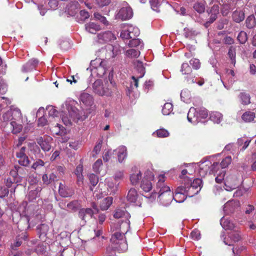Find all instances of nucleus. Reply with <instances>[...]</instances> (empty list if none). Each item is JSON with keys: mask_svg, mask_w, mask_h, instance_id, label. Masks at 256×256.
I'll return each mask as SVG.
<instances>
[{"mask_svg": "<svg viewBox=\"0 0 256 256\" xmlns=\"http://www.w3.org/2000/svg\"><path fill=\"white\" fill-rule=\"evenodd\" d=\"M220 154H218L215 156L206 157L200 161V164L198 170L200 176H206V175L225 176L226 169L232 162L231 156H226L222 160L220 164L218 162H214L212 164L210 160L212 157L218 156Z\"/></svg>", "mask_w": 256, "mask_h": 256, "instance_id": "nucleus-1", "label": "nucleus"}, {"mask_svg": "<svg viewBox=\"0 0 256 256\" xmlns=\"http://www.w3.org/2000/svg\"><path fill=\"white\" fill-rule=\"evenodd\" d=\"M156 190L151 194L144 196L150 200H154L156 197L162 204L167 206L174 200V193L171 192L170 188L164 182V177H156Z\"/></svg>", "mask_w": 256, "mask_h": 256, "instance_id": "nucleus-2", "label": "nucleus"}, {"mask_svg": "<svg viewBox=\"0 0 256 256\" xmlns=\"http://www.w3.org/2000/svg\"><path fill=\"white\" fill-rule=\"evenodd\" d=\"M200 162L197 164L198 165V168L196 171V164L194 163L192 164H184V165L180 166L176 168L172 169L166 172H164L163 174H160L158 176H164L166 174L170 175H179L180 172L182 176L188 175H194L196 174L200 176L198 174V170H200Z\"/></svg>", "mask_w": 256, "mask_h": 256, "instance_id": "nucleus-3", "label": "nucleus"}, {"mask_svg": "<svg viewBox=\"0 0 256 256\" xmlns=\"http://www.w3.org/2000/svg\"><path fill=\"white\" fill-rule=\"evenodd\" d=\"M182 183L183 186H182L187 190V194L190 197L198 194L202 186V181L200 178L184 177Z\"/></svg>", "mask_w": 256, "mask_h": 256, "instance_id": "nucleus-4", "label": "nucleus"}, {"mask_svg": "<svg viewBox=\"0 0 256 256\" xmlns=\"http://www.w3.org/2000/svg\"><path fill=\"white\" fill-rule=\"evenodd\" d=\"M90 69L92 74H96L98 76L102 77L106 72V60L102 58H96L92 60Z\"/></svg>", "mask_w": 256, "mask_h": 256, "instance_id": "nucleus-5", "label": "nucleus"}, {"mask_svg": "<svg viewBox=\"0 0 256 256\" xmlns=\"http://www.w3.org/2000/svg\"><path fill=\"white\" fill-rule=\"evenodd\" d=\"M110 240L115 245L114 248L118 251L124 252L128 250V244L124 232L114 233L112 236Z\"/></svg>", "mask_w": 256, "mask_h": 256, "instance_id": "nucleus-6", "label": "nucleus"}, {"mask_svg": "<svg viewBox=\"0 0 256 256\" xmlns=\"http://www.w3.org/2000/svg\"><path fill=\"white\" fill-rule=\"evenodd\" d=\"M92 90L94 92L100 96H110L112 91L106 86L104 85L101 80H95L92 84Z\"/></svg>", "mask_w": 256, "mask_h": 256, "instance_id": "nucleus-7", "label": "nucleus"}, {"mask_svg": "<svg viewBox=\"0 0 256 256\" xmlns=\"http://www.w3.org/2000/svg\"><path fill=\"white\" fill-rule=\"evenodd\" d=\"M114 216L115 218H121L124 217L126 218V221L125 222H122V225L120 226V228H122V226H126L127 228H130V222L128 220V218H130V214L124 208H116L114 212Z\"/></svg>", "mask_w": 256, "mask_h": 256, "instance_id": "nucleus-8", "label": "nucleus"}, {"mask_svg": "<svg viewBox=\"0 0 256 256\" xmlns=\"http://www.w3.org/2000/svg\"><path fill=\"white\" fill-rule=\"evenodd\" d=\"M240 185V182L237 177H225L224 179V188L228 191L232 190Z\"/></svg>", "mask_w": 256, "mask_h": 256, "instance_id": "nucleus-9", "label": "nucleus"}, {"mask_svg": "<svg viewBox=\"0 0 256 256\" xmlns=\"http://www.w3.org/2000/svg\"><path fill=\"white\" fill-rule=\"evenodd\" d=\"M116 38L115 35L111 31H106L97 34V41L100 44H104Z\"/></svg>", "mask_w": 256, "mask_h": 256, "instance_id": "nucleus-10", "label": "nucleus"}, {"mask_svg": "<svg viewBox=\"0 0 256 256\" xmlns=\"http://www.w3.org/2000/svg\"><path fill=\"white\" fill-rule=\"evenodd\" d=\"M133 15V12L132 8L130 6L122 8L116 16L117 19H120L122 20L130 18Z\"/></svg>", "mask_w": 256, "mask_h": 256, "instance_id": "nucleus-11", "label": "nucleus"}, {"mask_svg": "<svg viewBox=\"0 0 256 256\" xmlns=\"http://www.w3.org/2000/svg\"><path fill=\"white\" fill-rule=\"evenodd\" d=\"M94 214V212L90 208H82L78 212V217L81 219V224L84 225L87 220L92 218Z\"/></svg>", "mask_w": 256, "mask_h": 256, "instance_id": "nucleus-12", "label": "nucleus"}, {"mask_svg": "<svg viewBox=\"0 0 256 256\" xmlns=\"http://www.w3.org/2000/svg\"><path fill=\"white\" fill-rule=\"evenodd\" d=\"M80 100L84 104L88 106H90L92 110L96 109L94 105V99L93 96L86 92H83L80 96Z\"/></svg>", "mask_w": 256, "mask_h": 256, "instance_id": "nucleus-13", "label": "nucleus"}, {"mask_svg": "<svg viewBox=\"0 0 256 256\" xmlns=\"http://www.w3.org/2000/svg\"><path fill=\"white\" fill-rule=\"evenodd\" d=\"M187 190L183 186H180L176 190L174 194V200L176 202L180 203L183 202L186 198Z\"/></svg>", "mask_w": 256, "mask_h": 256, "instance_id": "nucleus-14", "label": "nucleus"}, {"mask_svg": "<svg viewBox=\"0 0 256 256\" xmlns=\"http://www.w3.org/2000/svg\"><path fill=\"white\" fill-rule=\"evenodd\" d=\"M154 177H140V187L146 192H149L152 188V181Z\"/></svg>", "mask_w": 256, "mask_h": 256, "instance_id": "nucleus-15", "label": "nucleus"}, {"mask_svg": "<svg viewBox=\"0 0 256 256\" xmlns=\"http://www.w3.org/2000/svg\"><path fill=\"white\" fill-rule=\"evenodd\" d=\"M120 177H112L110 178L106 179V182L108 185V190L110 194H114L118 190V186L119 184Z\"/></svg>", "mask_w": 256, "mask_h": 256, "instance_id": "nucleus-16", "label": "nucleus"}, {"mask_svg": "<svg viewBox=\"0 0 256 256\" xmlns=\"http://www.w3.org/2000/svg\"><path fill=\"white\" fill-rule=\"evenodd\" d=\"M39 61L36 58H32L26 63L24 64L22 68V71L23 72H29L36 70Z\"/></svg>", "mask_w": 256, "mask_h": 256, "instance_id": "nucleus-17", "label": "nucleus"}, {"mask_svg": "<svg viewBox=\"0 0 256 256\" xmlns=\"http://www.w3.org/2000/svg\"><path fill=\"white\" fill-rule=\"evenodd\" d=\"M241 239V236L238 231H234L229 234L228 238H224V243L228 246H232L233 242H238Z\"/></svg>", "mask_w": 256, "mask_h": 256, "instance_id": "nucleus-18", "label": "nucleus"}, {"mask_svg": "<svg viewBox=\"0 0 256 256\" xmlns=\"http://www.w3.org/2000/svg\"><path fill=\"white\" fill-rule=\"evenodd\" d=\"M119 51L118 46H113L111 44L107 45L105 48H102L100 52L102 54L108 53V58H114L118 54Z\"/></svg>", "mask_w": 256, "mask_h": 256, "instance_id": "nucleus-19", "label": "nucleus"}, {"mask_svg": "<svg viewBox=\"0 0 256 256\" xmlns=\"http://www.w3.org/2000/svg\"><path fill=\"white\" fill-rule=\"evenodd\" d=\"M222 4V13L223 16H226L230 10L234 7V4L232 0H221Z\"/></svg>", "mask_w": 256, "mask_h": 256, "instance_id": "nucleus-20", "label": "nucleus"}, {"mask_svg": "<svg viewBox=\"0 0 256 256\" xmlns=\"http://www.w3.org/2000/svg\"><path fill=\"white\" fill-rule=\"evenodd\" d=\"M210 16V20L205 24V26H208V24L213 22L219 14V6L218 4H214L208 12Z\"/></svg>", "mask_w": 256, "mask_h": 256, "instance_id": "nucleus-21", "label": "nucleus"}, {"mask_svg": "<svg viewBox=\"0 0 256 256\" xmlns=\"http://www.w3.org/2000/svg\"><path fill=\"white\" fill-rule=\"evenodd\" d=\"M240 206V203L238 201L234 200H229L224 205V210L228 214L233 212Z\"/></svg>", "mask_w": 256, "mask_h": 256, "instance_id": "nucleus-22", "label": "nucleus"}, {"mask_svg": "<svg viewBox=\"0 0 256 256\" xmlns=\"http://www.w3.org/2000/svg\"><path fill=\"white\" fill-rule=\"evenodd\" d=\"M68 116L73 121L80 120H83L84 119L86 118H82L80 116L78 109L75 106H68Z\"/></svg>", "mask_w": 256, "mask_h": 256, "instance_id": "nucleus-23", "label": "nucleus"}, {"mask_svg": "<svg viewBox=\"0 0 256 256\" xmlns=\"http://www.w3.org/2000/svg\"><path fill=\"white\" fill-rule=\"evenodd\" d=\"M187 118L189 122L195 124L198 122L197 109L190 108L188 113Z\"/></svg>", "mask_w": 256, "mask_h": 256, "instance_id": "nucleus-24", "label": "nucleus"}, {"mask_svg": "<svg viewBox=\"0 0 256 256\" xmlns=\"http://www.w3.org/2000/svg\"><path fill=\"white\" fill-rule=\"evenodd\" d=\"M220 223L225 230H232L236 228L235 224L229 218H222Z\"/></svg>", "mask_w": 256, "mask_h": 256, "instance_id": "nucleus-25", "label": "nucleus"}, {"mask_svg": "<svg viewBox=\"0 0 256 256\" xmlns=\"http://www.w3.org/2000/svg\"><path fill=\"white\" fill-rule=\"evenodd\" d=\"M185 80L188 84L196 83L200 86H202L204 83V80L203 78H200L199 80H198L197 78L190 73L187 74V76L185 77Z\"/></svg>", "mask_w": 256, "mask_h": 256, "instance_id": "nucleus-26", "label": "nucleus"}, {"mask_svg": "<svg viewBox=\"0 0 256 256\" xmlns=\"http://www.w3.org/2000/svg\"><path fill=\"white\" fill-rule=\"evenodd\" d=\"M52 140L51 138L42 139V138H40L38 141V144L40 146L44 152H48L51 148V144H50V141Z\"/></svg>", "mask_w": 256, "mask_h": 256, "instance_id": "nucleus-27", "label": "nucleus"}, {"mask_svg": "<svg viewBox=\"0 0 256 256\" xmlns=\"http://www.w3.org/2000/svg\"><path fill=\"white\" fill-rule=\"evenodd\" d=\"M58 191L60 195L64 198L70 196L74 193L72 189L66 188L65 186L62 183L60 184Z\"/></svg>", "mask_w": 256, "mask_h": 256, "instance_id": "nucleus-28", "label": "nucleus"}, {"mask_svg": "<svg viewBox=\"0 0 256 256\" xmlns=\"http://www.w3.org/2000/svg\"><path fill=\"white\" fill-rule=\"evenodd\" d=\"M106 216L104 214H100L98 216V225L97 228L94 230L96 236H98L102 234V225L106 220Z\"/></svg>", "mask_w": 256, "mask_h": 256, "instance_id": "nucleus-29", "label": "nucleus"}, {"mask_svg": "<svg viewBox=\"0 0 256 256\" xmlns=\"http://www.w3.org/2000/svg\"><path fill=\"white\" fill-rule=\"evenodd\" d=\"M118 150V158L120 162H122L127 156V149L124 146H119Z\"/></svg>", "mask_w": 256, "mask_h": 256, "instance_id": "nucleus-30", "label": "nucleus"}, {"mask_svg": "<svg viewBox=\"0 0 256 256\" xmlns=\"http://www.w3.org/2000/svg\"><path fill=\"white\" fill-rule=\"evenodd\" d=\"M49 230V227L48 224H41L38 227V232L39 234V237L41 239L44 238L46 236L47 232Z\"/></svg>", "mask_w": 256, "mask_h": 256, "instance_id": "nucleus-31", "label": "nucleus"}, {"mask_svg": "<svg viewBox=\"0 0 256 256\" xmlns=\"http://www.w3.org/2000/svg\"><path fill=\"white\" fill-rule=\"evenodd\" d=\"M134 64L136 70L140 74L138 78H142L145 74V68L142 62L140 60H136L134 62Z\"/></svg>", "mask_w": 256, "mask_h": 256, "instance_id": "nucleus-32", "label": "nucleus"}, {"mask_svg": "<svg viewBox=\"0 0 256 256\" xmlns=\"http://www.w3.org/2000/svg\"><path fill=\"white\" fill-rule=\"evenodd\" d=\"M113 198L112 197H107L100 203V208L102 210H108L112 203Z\"/></svg>", "mask_w": 256, "mask_h": 256, "instance_id": "nucleus-33", "label": "nucleus"}, {"mask_svg": "<svg viewBox=\"0 0 256 256\" xmlns=\"http://www.w3.org/2000/svg\"><path fill=\"white\" fill-rule=\"evenodd\" d=\"M126 26L128 29V32L130 34L132 38L139 36L140 32L138 28L131 24H128Z\"/></svg>", "mask_w": 256, "mask_h": 256, "instance_id": "nucleus-34", "label": "nucleus"}, {"mask_svg": "<svg viewBox=\"0 0 256 256\" xmlns=\"http://www.w3.org/2000/svg\"><path fill=\"white\" fill-rule=\"evenodd\" d=\"M138 194L136 189L130 188L128 193L127 199L130 202H135L138 198Z\"/></svg>", "mask_w": 256, "mask_h": 256, "instance_id": "nucleus-35", "label": "nucleus"}, {"mask_svg": "<svg viewBox=\"0 0 256 256\" xmlns=\"http://www.w3.org/2000/svg\"><path fill=\"white\" fill-rule=\"evenodd\" d=\"M86 29L90 33L95 34L96 31L100 30V27L94 22H90L86 24Z\"/></svg>", "mask_w": 256, "mask_h": 256, "instance_id": "nucleus-36", "label": "nucleus"}, {"mask_svg": "<svg viewBox=\"0 0 256 256\" xmlns=\"http://www.w3.org/2000/svg\"><path fill=\"white\" fill-rule=\"evenodd\" d=\"M222 119V115L219 112H214L210 114V120L214 123L220 124Z\"/></svg>", "mask_w": 256, "mask_h": 256, "instance_id": "nucleus-37", "label": "nucleus"}, {"mask_svg": "<svg viewBox=\"0 0 256 256\" xmlns=\"http://www.w3.org/2000/svg\"><path fill=\"white\" fill-rule=\"evenodd\" d=\"M67 210L70 212H76L80 207V204L77 200H74L68 203L66 205Z\"/></svg>", "mask_w": 256, "mask_h": 256, "instance_id": "nucleus-38", "label": "nucleus"}, {"mask_svg": "<svg viewBox=\"0 0 256 256\" xmlns=\"http://www.w3.org/2000/svg\"><path fill=\"white\" fill-rule=\"evenodd\" d=\"M180 98L182 100L185 102H189L191 98V94L190 91L188 89H184L180 93Z\"/></svg>", "mask_w": 256, "mask_h": 256, "instance_id": "nucleus-39", "label": "nucleus"}, {"mask_svg": "<svg viewBox=\"0 0 256 256\" xmlns=\"http://www.w3.org/2000/svg\"><path fill=\"white\" fill-rule=\"evenodd\" d=\"M144 43L139 38H133L128 42V46L130 47H140V48L144 47Z\"/></svg>", "mask_w": 256, "mask_h": 256, "instance_id": "nucleus-40", "label": "nucleus"}, {"mask_svg": "<svg viewBox=\"0 0 256 256\" xmlns=\"http://www.w3.org/2000/svg\"><path fill=\"white\" fill-rule=\"evenodd\" d=\"M232 16L234 20L236 22H240L244 18V13L241 11L236 10L232 14Z\"/></svg>", "mask_w": 256, "mask_h": 256, "instance_id": "nucleus-41", "label": "nucleus"}, {"mask_svg": "<svg viewBox=\"0 0 256 256\" xmlns=\"http://www.w3.org/2000/svg\"><path fill=\"white\" fill-rule=\"evenodd\" d=\"M17 177H8L6 180V185L8 187L10 188L12 186V184L14 185V190L12 188L10 190L11 192H14L15 188H16V184L18 182V180H16Z\"/></svg>", "mask_w": 256, "mask_h": 256, "instance_id": "nucleus-42", "label": "nucleus"}, {"mask_svg": "<svg viewBox=\"0 0 256 256\" xmlns=\"http://www.w3.org/2000/svg\"><path fill=\"white\" fill-rule=\"evenodd\" d=\"M246 25L248 28H252L256 25V20L253 15H250L248 17L246 20Z\"/></svg>", "mask_w": 256, "mask_h": 256, "instance_id": "nucleus-43", "label": "nucleus"}, {"mask_svg": "<svg viewBox=\"0 0 256 256\" xmlns=\"http://www.w3.org/2000/svg\"><path fill=\"white\" fill-rule=\"evenodd\" d=\"M173 110V106L172 103L167 102L166 103L162 108V113L164 115L168 116L169 115Z\"/></svg>", "mask_w": 256, "mask_h": 256, "instance_id": "nucleus-44", "label": "nucleus"}, {"mask_svg": "<svg viewBox=\"0 0 256 256\" xmlns=\"http://www.w3.org/2000/svg\"><path fill=\"white\" fill-rule=\"evenodd\" d=\"M239 98L240 100L241 103L244 105H247L250 102V96L248 94L241 92L239 95Z\"/></svg>", "mask_w": 256, "mask_h": 256, "instance_id": "nucleus-45", "label": "nucleus"}, {"mask_svg": "<svg viewBox=\"0 0 256 256\" xmlns=\"http://www.w3.org/2000/svg\"><path fill=\"white\" fill-rule=\"evenodd\" d=\"M198 112V122L200 121L202 119H205L208 116V112L204 108H202L197 109Z\"/></svg>", "mask_w": 256, "mask_h": 256, "instance_id": "nucleus-46", "label": "nucleus"}, {"mask_svg": "<svg viewBox=\"0 0 256 256\" xmlns=\"http://www.w3.org/2000/svg\"><path fill=\"white\" fill-rule=\"evenodd\" d=\"M242 119L246 122H250L254 120L255 114L254 112H244L242 116Z\"/></svg>", "mask_w": 256, "mask_h": 256, "instance_id": "nucleus-47", "label": "nucleus"}, {"mask_svg": "<svg viewBox=\"0 0 256 256\" xmlns=\"http://www.w3.org/2000/svg\"><path fill=\"white\" fill-rule=\"evenodd\" d=\"M140 54L139 50L136 49H130L126 51V55L129 58H138Z\"/></svg>", "mask_w": 256, "mask_h": 256, "instance_id": "nucleus-48", "label": "nucleus"}, {"mask_svg": "<svg viewBox=\"0 0 256 256\" xmlns=\"http://www.w3.org/2000/svg\"><path fill=\"white\" fill-rule=\"evenodd\" d=\"M193 8L198 12L201 14L204 12L206 6L204 2H197L194 4Z\"/></svg>", "mask_w": 256, "mask_h": 256, "instance_id": "nucleus-49", "label": "nucleus"}, {"mask_svg": "<svg viewBox=\"0 0 256 256\" xmlns=\"http://www.w3.org/2000/svg\"><path fill=\"white\" fill-rule=\"evenodd\" d=\"M10 125L12 127V132L14 134L20 133L22 129V126L18 124L15 121L11 122Z\"/></svg>", "mask_w": 256, "mask_h": 256, "instance_id": "nucleus-50", "label": "nucleus"}, {"mask_svg": "<svg viewBox=\"0 0 256 256\" xmlns=\"http://www.w3.org/2000/svg\"><path fill=\"white\" fill-rule=\"evenodd\" d=\"M153 135H156L158 138H166L169 136V132L164 128H160L154 132Z\"/></svg>", "mask_w": 256, "mask_h": 256, "instance_id": "nucleus-51", "label": "nucleus"}, {"mask_svg": "<svg viewBox=\"0 0 256 256\" xmlns=\"http://www.w3.org/2000/svg\"><path fill=\"white\" fill-rule=\"evenodd\" d=\"M237 39L240 44H245L248 40L247 34L244 31H240L238 36Z\"/></svg>", "mask_w": 256, "mask_h": 256, "instance_id": "nucleus-52", "label": "nucleus"}, {"mask_svg": "<svg viewBox=\"0 0 256 256\" xmlns=\"http://www.w3.org/2000/svg\"><path fill=\"white\" fill-rule=\"evenodd\" d=\"M11 110L12 111V120H18L22 119V114L19 108H14Z\"/></svg>", "mask_w": 256, "mask_h": 256, "instance_id": "nucleus-53", "label": "nucleus"}, {"mask_svg": "<svg viewBox=\"0 0 256 256\" xmlns=\"http://www.w3.org/2000/svg\"><path fill=\"white\" fill-rule=\"evenodd\" d=\"M228 55L231 59V62L234 64H236V49L234 48L231 46L228 52Z\"/></svg>", "mask_w": 256, "mask_h": 256, "instance_id": "nucleus-54", "label": "nucleus"}, {"mask_svg": "<svg viewBox=\"0 0 256 256\" xmlns=\"http://www.w3.org/2000/svg\"><path fill=\"white\" fill-rule=\"evenodd\" d=\"M90 17L88 12L85 10H82L80 12V16L78 18L80 22H83L86 20Z\"/></svg>", "mask_w": 256, "mask_h": 256, "instance_id": "nucleus-55", "label": "nucleus"}, {"mask_svg": "<svg viewBox=\"0 0 256 256\" xmlns=\"http://www.w3.org/2000/svg\"><path fill=\"white\" fill-rule=\"evenodd\" d=\"M162 0H150V2L151 7L154 10L159 12V6L160 5Z\"/></svg>", "mask_w": 256, "mask_h": 256, "instance_id": "nucleus-56", "label": "nucleus"}, {"mask_svg": "<svg viewBox=\"0 0 256 256\" xmlns=\"http://www.w3.org/2000/svg\"><path fill=\"white\" fill-rule=\"evenodd\" d=\"M180 71L183 74H187L191 72L192 69L188 63H183L181 66Z\"/></svg>", "mask_w": 256, "mask_h": 256, "instance_id": "nucleus-57", "label": "nucleus"}, {"mask_svg": "<svg viewBox=\"0 0 256 256\" xmlns=\"http://www.w3.org/2000/svg\"><path fill=\"white\" fill-rule=\"evenodd\" d=\"M18 164L22 166H27L30 164V160L28 156H22V158H18Z\"/></svg>", "mask_w": 256, "mask_h": 256, "instance_id": "nucleus-58", "label": "nucleus"}, {"mask_svg": "<svg viewBox=\"0 0 256 256\" xmlns=\"http://www.w3.org/2000/svg\"><path fill=\"white\" fill-rule=\"evenodd\" d=\"M120 36L123 40H128L130 38H132L130 34L128 32V29L125 26L124 29L122 30L120 34Z\"/></svg>", "mask_w": 256, "mask_h": 256, "instance_id": "nucleus-59", "label": "nucleus"}, {"mask_svg": "<svg viewBox=\"0 0 256 256\" xmlns=\"http://www.w3.org/2000/svg\"><path fill=\"white\" fill-rule=\"evenodd\" d=\"M94 16L96 20H100L102 24L106 25L108 24V22L107 21L106 18L104 16H102L100 13L95 12L94 14Z\"/></svg>", "mask_w": 256, "mask_h": 256, "instance_id": "nucleus-60", "label": "nucleus"}, {"mask_svg": "<svg viewBox=\"0 0 256 256\" xmlns=\"http://www.w3.org/2000/svg\"><path fill=\"white\" fill-rule=\"evenodd\" d=\"M12 111L10 109L7 111L2 116V118L4 121L8 122L12 120Z\"/></svg>", "mask_w": 256, "mask_h": 256, "instance_id": "nucleus-61", "label": "nucleus"}, {"mask_svg": "<svg viewBox=\"0 0 256 256\" xmlns=\"http://www.w3.org/2000/svg\"><path fill=\"white\" fill-rule=\"evenodd\" d=\"M184 34L186 38H191L192 36L196 34V32L195 30H190L188 28L184 29Z\"/></svg>", "mask_w": 256, "mask_h": 256, "instance_id": "nucleus-62", "label": "nucleus"}, {"mask_svg": "<svg viewBox=\"0 0 256 256\" xmlns=\"http://www.w3.org/2000/svg\"><path fill=\"white\" fill-rule=\"evenodd\" d=\"M190 237L193 240H199L200 238V232L196 229L193 230L190 234Z\"/></svg>", "mask_w": 256, "mask_h": 256, "instance_id": "nucleus-63", "label": "nucleus"}, {"mask_svg": "<svg viewBox=\"0 0 256 256\" xmlns=\"http://www.w3.org/2000/svg\"><path fill=\"white\" fill-rule=\"evenodd\" d=\"M190 65L192 66V68L195 70H198L200 66V63L199 60L196 58L192 59L190 61Z\"/></svg>", "mask_w": 256, "mask_h": 256, "instance_id": "nucleus-64", "label": "nucleus"}]
</instances>
